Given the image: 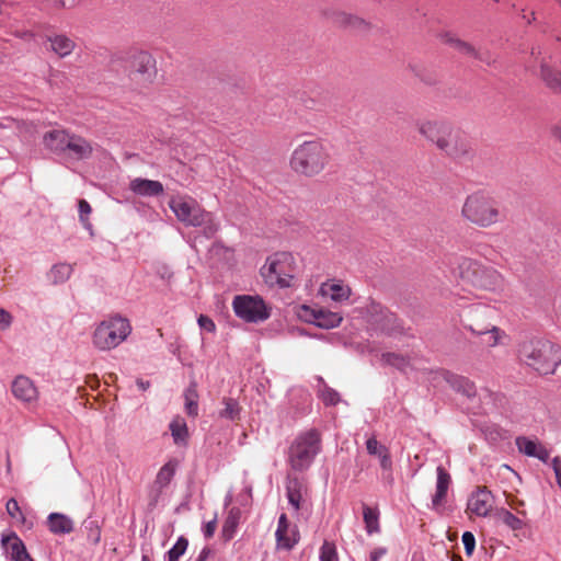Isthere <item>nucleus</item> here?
Wrapping results in <instances>:
<instances>
[{"mask_svg": "<svg viewBox=\"0 0 561 561\" xmlns=\"http://www.w3.org/2000/svg\"><path fill=\"white\" fill-rule=\"evenodd\" d=\"M1 546L4 550L5 557L10 561H34L27 552L24 542L15 533L3 535L1 538Z\"/></svg>", "mask_w": 561, "mask_h": 561, "instance_id": "16", "label": "nucleus"}, {"mask_svg": "<svg viewBox=\"0 0 561 561\" xmlns=\"http://www.w3.org/2000/svg\"><path fill=\"white\" fill-rule=\"evenodd\" d=\"M216 527H217V519L216 517L209 522H207L204 526H203V534L205 536V538H211L216 531Z\"/></svg>", "mask_w": 561, "mask_h": 561, "instance_id": "53", "label": "nucleus"}, {"mask_svg": "<svg viewBox=\"0 0 561 561\" xmlns=\"http://www.w3.org/2000/svg\"><path fill=\"white\" fill-rule=\"evenodd\" d=\"M7 513L15 519L24 520V515L20 508V505L15 499H10L5 505Z\"/></svg>", "mask_w": 561, "mask_h": 561, "instance_id": "47", "label": "nucleus"}, {"mask_svg": "<svg viewBox=\"0 0 561 561\" xmlns=\"http://www.w3.org/2000/svg\"><path fill=\"white\" fill-rule=\"evenodd\" d=\"M551 133L554 139L561 142V125H556Z\"/></svg>", "mask_w": 561, "mask_h": 561, "instance_id": "59", "label": "nucleus"}, {"mask_svg": "<svg viewBox=\"0 0 561 561\" xmlns=\"http://www.w3.org/2000/svg\"><path fill=\"white\" fill-rule=\"evenodd\" d=\"M185 411L190 416H197L198 414V393L196 382H191L184 391Z\"/></svg>", "mask_w": 561, "mask_h": 561, "instance_id": "33", "label": "nucleus"}, {"mask_svg": "<svg viewBox=\"0 0 561 561\" xmlns=\"http://www.w3.org/2000/svg\"><path fill=\"white\" fill-rule=\"evenodd\" d=\"M515 443L518 450L528 457H534V455H536L537 448L540 445V443L531 440L525 436L517 437Z\"/></svg>", "mask_w": 561, "mask_h": 561, "instance_id": "41", "label": "nucleus"}, {"mask_svg": "<svg viewBox=\"0 0 561 561\" xmlns=\"http://www.w3.org/2000/svg\"><path fill=\"white\" fill-rule=\"evenodd\" d=\"M275 537L279 549L291 550L298 543V530L290 527L286 514H282L278 518Z\"/></svg>", "mask_w": 561, "mask_h": 561, "instance_id": "19", "label": "nucleus"}, {"mask_svg": "<svg viewBox=\"0 0 561 561\" xmlns=\"http://www.w3.org/2000/svg\"><path fill=\"white\" fill-rule=\"evenodd\" d=\"M131 333L129 320L116 314L103 320L94 330L92 342L100 351H110L121 345Z\"/></svg>", "mask_w": 561, "mask_h": 561, "instance_id": "7", "label": "nucleus"}, {"mask_svg": "<svg viewBox=\"0 0 561 561\" xmlns=\"http://www.w3.org/2000/svg\"><path fill=\"white\" fill-rule=\"evenodd\" d=\"M451 561H462V560H461V557H459V556H454V557L451 558Z\"/></svg>", "mask_w": 561, "mask_h": 561, "instance_id": "64", "label": "nucleus"}, {"mask_svg": "<svg viewBox=\"0 0 561 561\" xmlns=\"http://www.w3.org/2000/svg\"><path fill=\"white\" fill-rule=\"evenodd\" d=\"M459 276L474 288L497 291L504 287V277L492 266H485L478 261L461 257L458 262Z\"/></svg>", "mask_w": 561, "mask_h": 561, "instance_id": "6", "label": "nucleus"}, {"mask_svg": "<svg viewBox=\"0 0 561 561\" xmlns=\"http://www.w3.org/2000/svg\"><path fill=\"white\" fill-rule=\"evenodd\" d=\"M320 293L333 301L342 302L350 298L351 288L342 282H327L321 285Z\"/></svg>", "mask_w": 561, "mask_h": 561, "instance_id": "27", "label": "nucleus"}, {"mask_svg": "<svg viewBox=\"0 0 561 561\" xmlns=\"http://www.w3.org/2000/svg\"><path fill=\"white\" fill-rule=\"evenodd\" d=\"M319 397L325 405H335L340 402V394L327 385L319 391Z\"/></svg>", "mask_w": 561, "mask_h": 561, "instance_id": "44", "label": "nucleus"}, {"mask_svg": "<svg viewBox=\"0 0 561 561\" xmlns=\"http://www.w3.org/2000/svg\"><path fill=\"white\" fill-rule=\"evenodd\" d=\"M287 499L295 511L300 508L301 493L297 482L287 486Z\"/></svg>", "mask_w": 561, "mask_h": 561, "instance_id": "45", "label": "nucleus"}, {"mask_svg": "<svg viewBox=\"0 0 561 561\" xmlns=\"http://www.w3.org/2000/svg\"><path fill=\"white\" fill-rule=\"evenodd\" d=\"M299 316L307 322L327 330L337 328L343 320L339 312L323 308H311L309 306H302Z\"/></svg>", "mask_w": 561, "mask_h": 561, "instance_id": "14", "label": "nucleus"}, {"mask_svg": "<svg viewBox=\"0 0 561 561\" xmlns=\"http://www.w3.org/2000/svg\"><path fill=\"white\" fill-rule=\"evenodd\" d=\"M534 457L543 462H547L549 459V451L545 446H542L540 444L539 447L537 448L536 455H534Z\"/></svg>", "mask_w": 561, "mask_h": 561, "instance_id": "55", "label": "nucleus"}, {"mask_svg": "<svg viewBox=\"0 0 561 561\" xmlns=\"http://www.w3.org/2000/svg\"><path fill=\"white\" fill-rule=\"evenodd\" d=\"M330 162V151L322 141L306 140L293 150L289 167L298 175L314 178L321 174Z\"/></svg>", "mask_w": 561, "mask_h": 561, "instance_id": "1", "label": "nucleus"}, {"mask_svg": "<svg viewBox=\"0 0 561 561\" xmlns=\"http://www.w3.org/2000/svg\"><path fill=\"white\" fill-rule=\"evenodd\" d=\"M519 357L538 374L550 375L561 364V347L549 340H530L520 345Z\"/></svg>", "mask_w": 561, "mask_h": 561, "instance_id": "2", "label": "nucleus"}, {"mask_svg": "<svg viewBox=\"0 0 561 561\" xmlns=\"http://www.w3.org/2000/svg\"><path fill=\"white\" fill-rule=\"evenodd\" d=\"M13 323V316L5 309L0 308V330H8Z\"/></svg>", "mask_w": 561, "mask_h": 561, "instance_id": "52", "label": "nucleus"}, {"mask_svg": "<svg viewBox=\"0 0 561 561\" xmlns=\"http://www.w3.org/2000/svg\"><path fill=\"white\" fill-rule=\"evenodd\" d=\"M436 473V491L432 496V508L437 513H442L446 503L447 492L451 483V478L450 474L442 466L437 467Z\"/></svg>", "mask_w": 561, "mask_h": 561, "instance_id": "22", "label": "nucleus"}, {"mask_svg": "<svg viewBox=\"0 0 561 561\" xmlns=\"http://www.w3.org/2000/svg\"><path fill=\"white\" fill-rule=\"evenodd\" d=\"M234 314L247 323H261L271 317V307L259 295H237L232 300Z\"/></svg>", "mask_w": 561, "mask_h": 561, "instance_id": "9", "label": "nucleus"}, {"mask_svg": "<svg viewBox=\"0 0 561 561\" xmlns=\"http://www.w3.org/2000/svg\"><path fill=\"white\" fill-rule=\"evenodd\" d=\"M493 505V496L485 488H479L474 491L467 504V510L479 517H485L490 513Z\"/></svg>", "mask_w": 561, "mask_h": 561, "instance_id": "20", "label": "nucleus"}, {"mask_svg": "<svg viewBox=\"0 0 561 561\" xmlns=\"http://www.w3.org/2000/svg\"><path fill=\"white\" fill-rule=\"evenodd\" d=\"M87 528L89 529L88 540L92 545H98L100 542V539H101V530H100V528L93 522L89 523V526H87Z\"/></svg>", "mask_w": 561, "mask_h": 561, "instance_id": "51", "label": "nucleus"}, {"mask_svg": "<svg viewBox=\"0 0 561 561\" xmlns=\"http://www.w3.org/2000/svg\"><path fill=\"white\" fill-rule=\"evenodd\" d=\"M387 553L386 548H376L369 554V561H379Z\"/></svg>", "mask_w": 561, "mask_h": 561, "instance_id": "57", "label": "nucleus"}, {"mask_svg": "<svg viewBox=\"0 0 561 561\" xmlns=\"http://www.w3.org/2000/svg\"><path fill=\"white\" fill-rule=\"evenodd\" d=\"M461 215L467 221L480 228H490L504 219L497 201L481 191L467 196Z\"/></svg>", "mask_w": 561, "mask_h": 561, "instance_id": "4", "label": "nucleus"}, {"mask_svg": "<svg viewBox=\"0 0 561 561\" xmlns=\"http://www.w3.org/2000/svg\"><path fill=\"white\" fill-rule=\"evenodd\" d=\"M75 5V0H58V7L60 8H71Z\"/></svg>", "mask_w": 561, "mask_h": 561, "instance_id": "61", "label": "nucleus"}, {"mask_svg": "<svg viewBox=\"0 0 561 561\" xmlns=\"http://www.w3.org/2000/svg\"><path fill=\"white\" fill-rule=\"evenodd\" d=\"M129 67V78L145 85L151 83L157 75L156 59L146 50L131 49Z\"/></svg>", "mask_w": 561, "mask_h": 561, "instance_id": "13", "label": "nucleus"}, {"mask_svg": "<svg viewBox=\"0 0 561 561\" xmlns=\"http://www.w3.org/2000/svg\"><path fill=\"white\" fill-rule=\"evenodd\" d=\"M187 546V539L183 536L179 537L173 547L165 553V561H179L185 553Z\"/></svg>", "mask_w": 561, "mask_h": 561, "instance_id": "39", "label": "nucleus"}, {"mask_svg": "<svg viewBox=\"0 0 561 561\" xmlns=\"http://www.w3.org/2000/svg\"><path fill=\"white\" fill-rule=\"evenodd\" d=\"M210 550L208 548H204L197 559L195 561H206V559L209 557Z\"/></svg>", "mask_w": 561, "mask_h": 561, "instance_id": "60", "label": "nucleus"}, {"mask_svg": "<svg viewBox=\"0 0 561 561\" xmlns=\"http://www.w3.org/2000/svg\"><path fill=\"white\" fill-rule=\"evenodd\" d=\"M129 190L139 196L154 197L163 194L164 188L161 182L136 178L129 182Z\"/></svg>", "mask_w": 561, "mask_h": 561, "instance_id": "23", "label": "nucleus"}, {"mask_svg": "<svg viewBox=\"0 0 561 561\" xmlns=\"http://www.w3.org/2000/svg\"><path fill=\"white\" fill-rule=\"evenodd\" d=\"M366 449L370 456L379 458L381 469H389L392 466V459L388 447L380 444L376 437H369L366 440Z\"/></svg>", "mask_w": 561, "mask_h": 561, "instance_id": "28", "label": "nucleus"}, {"mask_svg": "<svg viewBox=\"0 0 561 561\" xmlns=\"http://www.w3.org/2000/svg\"><path fill=\"white\" fill-rule=\"evenodd\" d=\"M321 451V435L316 428L298 434L291 442L287 462L294 471H306Z\"/></svg>", "mask_w": 561, "mask_h": 561, "instance_id": "5", "label": "nucleus"}, {"mask_svg": "<svg viewBox=\"0 0 561 561\" xmlns=\"http://www.w3.org/2000/svg\"><path fill=\"white\" fill-rule=\"evenodd\" d=\"M137 386L140 390L145 391L150 387V382L147 380L138 379Z\"/></svg>", "mask_w": 561, "mask_h": 561, "instance_id": "62", "label": "nucleus"}, {"mask_svg": "<svg viewBox=\"0 0 561 561\" xmlns=\"http://www.w3.org/2000/svg\"><path fill=\"white\" fill-rule=\"evenodd\" d=\"M320 561H339L336 547L333 542L325 540L320 548Z\"/></svg>", "mask_w": 561, "mask_h": 561, "instance_id": "43", "label": "nucleus"}, {"mask_svg": "<svg viewBox=\"0 0 561 561\" xmlns=\"http://www.w3.org/2000/svg\"><path fill=\"white\" fill-rule=\"evenodd\" d=\"M437 149L455 160L469 158L472 152L469 137L451 124L447 128L444 139L440 141Z\"/></svg>", "mask_w": 561, "mask_h": 561, "instance_id": "12", "label": "nucleus"}, {"mask_svg": "<svg viewBox=\"0 0 561 561\" xmlns=\"http://www.w3.org/2000/svg\"><path fill=\"white\" fill-rule=\"evenodd\" d=\"M11 391L14 398L24 404H33L38 400V390L26 376H18L12 381Z\"/></svg>", "mask_w": 561, "mask_h": 561, "instance_id": "17", "label": "nucleus"}, {"mask_svg": "<svg viewBox=\"0 0 561 561\" xmlns=\"http://www.w3.org/2000/svg\"><path fill=\"white\" fill-rule=\"evenodd\" d=\"M197 323L203 331L214 333L216 331V324L211 318L205 314H201L197 318Z\"/></svg>", "mask_w": 561, "mask_h": 561, "instance_id": "50", "label": "nucleus"}, {"mask_svg": "<svg viewBox=\"0 0 561 561\" xmlns=\"http://www.w3.org/2000/svg\"><path fill=\"white\" fill-rule=\"evenodd\" d=\"M4 1L0 0V15L3 13Z\"/></svg>", "mask_w": 561, "mask_h": 561, "instance_id": "63", "label": "nucleus"}, {"mask_svg": "<svg viewBox=\"0 0 561 561\" xmlns=\"http://www.w3.org/2000/svg\"><path fill=\"white\" fill-rule=\"evenodd\" d=\"M494 316L495 311L492 308L477 304L465 308L459 313V321L463 329L472 335L482 336L485 334V330L493 324Z\"/></svg>", "mask_w": 561, "mask_h": 561, "instance_id": "10", "label": "nucleus"}, {"mask_svg": "<svg viewBox=\"0 0 561 561\" xmlns=\"http://www.w3.org/2000/svg\"><path fill=\"white\" fill-rule=\"evenodd\" d=\"M222 403L225 408L219 412V416L230 421L238 420L241 411L238 401L232 398H224Z\"/></svg>", "mask_w": 561, "mask_h": 561, "instance_id": "36", "label": "nucleus"}, {"mask_svg": "<svg viewBox=\"0 0 561 561\" xmlns=\"http://www.w3.org/2000/svg\"><path fill=\"white\" fill-rule=\"evenodd\" d=\"M541 78L553 90L561 91V72L552 70L548 66L541 67Z\"/></svg>", "mask_w": 561, "mask_h": 561, "instance_id": "38", "label": "nucleus"}, {"mask_svg": "<svg viewBox=\"0 0 561 561\" xmlns=\"http://www.w3.org/2000/svg\"><path fill=\"white\" fill-rule=\"evenodd\" d=\"M72 272L73 267L71 264L60 262L50 267L47 278L54 285L64 284L70 278Z\"/></svg>", "mask_w": 561, "mask_h": 561, "instance_id": "31", "label": "nucleus"}, {"mask_svg": "<svg viewBox=\"0 0 561 561\" xmlns=\"http://www.w3.org/2000/svg\"><path fill=\"white\" fill-rule=\"evenodd\" d=\"M93 150L94 146L91 141L80 135L71 133L64 157L72 161L88 160L92 157Z\"/></svg>", "mask_w": 561, "mask_h": 561, "instance_id": "18", "label": "nucleus"}, {"mask_svg": "<svg viewBox=\"0 0 561 561\" xmlns=\"http://www.w3.org/2000/svg\"><path fill=\"white\" fill-rule=\"evenodd\" d=\"M367 322L382 333L393 335L402 332V324L398 317L376 301L366 306Z\"/></svg>", "mask_w": 561, "mask_h": 561, "instance_id": "11", "label": "nucleus"}, {"mask_svg": "<svg viewBox=\"0 0 561 561\" xmlns=\"http://www.w3.org/2000/svg\"><path fill=\"white\" fill-rule=\"evenodd\" d=\"M383 358L389 365L396 366L399 369H403L407 366L405 358L396 353H387L383 355Z\"/></svg>", "mask_w": 561, "mask_h": 561, "instance_id": "48", "label": "nucleus"}, {"mask_svg": "<svg viewBox=\"0 0 561 561\" xmlns=\"http://www.w3.org/2000/svg\"><path fill=\"white\" fill-rule=\"evenodd\" d=\"M461 539H462V543H463L465 551H466L467 556H471L476 548V538H474L473 534L470 531H465L462 534Z\"/></svg>", "mask_w": 561, "mask_h": 561, "instance_id": "49", "label": "nucleus"}, {"mask_svg": "<svg viewBox=\"0 0 561 561\" xmlns=\"http://www.w3.org/2000/svg\"><path fill=\"white\" fill-rule=\"evenodd\" d=\"M169 207L178 220L187 227L202 228L206 238H213L219 230V222L213 213L204 209L190 196H174L169 201Z\"/></svg>", "mask_w": 561, "mask_h": 561, "instance_id": "3", "label": "nucleus"}, {"mask_svg": "<svg viewBox=\"0 0 561 561\" xmlns=\"http://www.w3.org/2000/svg\"><path fill=\"white\" fill-rule=\"evenodd\" d=\"M363 517L369 535L379 531V512L376 508L364 506Z\"/></svg>", "mask_w": 561, "mask_h": 561, "instance_id": "34", "label": "nucleus"}, {"mask_svg": "<svg viewBox=\"0 0 561 561\" xmlns=\"http://www.w3.org/2000/svg\"><path fill=\"white\" fill-rule=\"evenodd\" d=\"M334 22H336L341 25H344V26H352L355 28H362L363 26H366V23L364 20H362L357 16L351 15L348 13H345V12L336 13L334 16Z\"/></svg>", "mask_w": 561, "mask_h": 561, "instance_id": "40", "label": "nucleus"}, {"mask_svg": "<svg viewBox=\"0 0 561 561\" xmlns=\"http://www.w3.org/2000/svg\"><path fill=\"white\" fill-rule=\"evenodd\" d=\"M170 431L176 445H186L188 438V430L186 422L182 417H175L170 423Z\"/></svg>", "mask_w": 561, "mask_h": 561, "instance_id": "32", "label": "nucleus"}, {"mask_svg": "<svg viewBox=\"0 0 561 561\" xmlns=\"http://www.w3.org/2000/svg\"><path fill=\"white\" fill-rule=\"evenodd\" d=\"M48 42L51 50L61 58L69 56L76 48L75 41L64 34L49 36Z\"/></svg>", "mask_w": 561, "mask_h": 561, "instance_id": "29", "label": "nucleus"}, {"mask_svg": "<svg viewBox=\"0 0 561 561\" xmlns=\"http://www.w3.org/2000/svg\"><path fill=\"white\" fill-rule=\"evenodd\" d=\"M450 123L439 119H420L416 122L419 133L438 148Z\"/></svg>", "mask_w": 561, "mask_h": 561, "instance_id": "15", "label": "nucleus"}, {"mask_svg": "<svg viewBox=\"0 0 561 561\" xmlns=\"http://www.w3.org/2000/svg\"><path fill=\"white\" fill-rule=\"evenodd\" d=\"M488 339L485 340V344L490 347H495L503 343V341L507 337V334L504 330L500 329L494 323L485 330V334Z\"/></svg>", "mask_w": 561, "mask_h": 561, "instance_id": "37", "label": "nucleus"}, {"mask_svg": "<svg viewBox=\"0 0 561 561\" xmlns=\"http://www.w3.org/2000/svg\"><path fill=\"white\" fill-rule=\"evenodd\" d=\"M295 259L288 252L270 255L261 267V275L270 287L287 288L295 276Z\"/></svg>", "mask_w": 561, "mask_h": 561, "instance_id": "8", "label": "nucleus"}, {"mask_svg": "<svg viewBox=\"0 0 561 561\" xmlns=\"http://www.w3.org/2000/svg\"><path fill=\"white\" fill-rule=\"evenodd\" d=\"M178 467L179 461L176 459H170L159 469L152 484V490L156 492V499L171 483Z\"/></svg>", "mask_w": 561, "mask_h": 561, "instance_id": "24", "label": "nucleus"}, {"mask_svg": "<svg viewBox=\"0 0 561 561\" xmlns=\"http://www.w3.org/2000/svg\"><path fill=\"white\" fill-rule=\"evenodd\" d=\"M551 466H552V469L556 474L557 483H558L559 488L561 489V458L554 457L551 461Z\"/></svg>", "mask_w": 561, "mask_h": 561, "instance_id": "54", "label": "nucleus"}, {"mask_svg": "<svg viewBox=\"0 0 561 561\" xmlns=\"http://www.w3.org/2000/svg\"><path fill=\"white\" fill-rule=\"evenodd\" d=\"M534 457L543 462H547L549 459V451L545 446H542L540 444L539 447L537 448L536 455H534Z\"/></svg>", "mask_w": 561, "mask_h": 561, "instance_id": "56", "label": "nucleus"}, {"mask_svg": "<svg viewBox=\"0 0 561 561\" xmlns=\"http://www.w3.org/2000/svg\"><path fill=\"white\" fill-rule=\"evenodd\" d=\"M71 133L66 129H51L44 134L43 145L46 150L56 156H65L67 151V144Z\"/></svg>", "mask_w": 561, "mask_h": 561, "instance_id": "21", "label": "nucleus"}, {"mask_svg": "<svg viewBox=\"0 0 561 561\" xmlns=\"http://www.w3.org/2000/svg\"><path fill=\"white\" fill-rule=\"evenodd\" d=\"M47 527L54 535H67L73 531V522L61 513H50L47 517Z\"/></svg>", "mask_w": 561, "mask_h": 561, "instance_id": "26", "label": "nucleus"}, {"mask_svg": "<svg viewBox=\"0 0 561 561\" xmlns=\"http://www.w3.org/2000/svg\"><path fill=\"white\" fill-rule=\"evenodd\" d=\"M382 480L389 486H391L393 484L394 478H393V473H392V466H390L389 469H382Z\"/></svg>", "mask_w": 561, "mask_h": 561, "instance_id": "58", "label": "nucleus"}, {"mask_svg": "<svg viewBox=\"0 0 561 561\" xmlns=\"http://www.w3.org/2000/svg\"><path fill=\"white\" fill-rule=\"evenodd\" d=\"M241 515L242 513L239 507L234 506L229 510L221 529L222 538L226 541L231 540L236 535L238 526L240 524Z\"/></svg>", "mask_w": 561, "mask_h": 561, "instance_id": "30", "label": "nucleus"}, {"mask_svg": "<svg viewBox=\"0 0 561 561\" xmlns=\"http://www.w3.org/2000/svg\"><path fill=\"white\" fill-rule=\"evenodd\" d=\"M442 376L446 380V382L457 392H460L468 398L476 396V386L467 377L459 376L450 371H443Z\"/></svg>", "mask_w": 561, "mask_h": 561, "instance_id": "25", "label": "nucleus"}, {"mask_svg": "<svg viewBox=\"0 0 561 561\" xmlns=\"http://www.w3.org/2000/svg\"><path fill=\"white\" fill-rule=\"evenodd\" d=\"M500 516L502 522L512 530H520L524 527V522L507 510H502Z\"/></svg>", "mask_w": 561, "mask_h": 561, "instance_id": "42", "label": "nucleus"}, {"mask_svg": "<svg viewBox=\"0 0 561 561\" xmlns=\"http://www.w3.org/2000/svg\"><path fill=\"white\" fill-rule=\"evenodd\" d=\"M78 211H79V219L82 222V225L90 229L91 224L89 221V215L92 211V208L90 204L85 199H79L78 202Z\"/></svg>", "mask_w": 561, "mask_h": 561, "instance_id": "46", "label": "nucleus"}, {"mask_svg": "<svg viewBox=\"0 0 561 561\" xmlns=\"http://www.w3.org/2000/svg\"><path fill=\"white\" fill-rule=\"evenodd\" d=\"M447 42L460 54L468 55L478 59L483 60L480 53L469 43H466L459 38H456L451 35H447Z\"/></svg>", "mask_w": 561, "mask_h": 561, "instance_id": "35", "label": "nucleus"}]
</instances>
